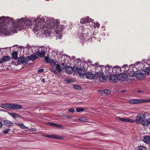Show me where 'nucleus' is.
<instances>
[{"mask_svg":"<svg viewBox=\"0 0 150 150\" xmlns=\"http://www.w3.org/2000/svg\"><path fill=\"white\" fill-rule=\"evenodd\" d=\"M44 136L46 137H47L48 138H52L54 139H63L64 138V137L62 136H59H59H58L56 135H45Z\"/></svg>","mask_w":150,"mask_h":150,"instance_id":"nucleus-18","label":"nucleus"},{"mask_svg":"<svg viewBox=\"0 0 150 150\" xmlns=\"http://www.w3.org/2000/svg\"><path fill=\"white\" fill-rule=\"evenodd\" d=\"M137 149L138 150H146L145 147L142 146H138L137 147Z\"/></svg>","mask_w":150,"mask_h":150,"instance_id":"nucleus-32","label":"nucleus"},{"mask_svg":"<svg viewBox=\"0 0 150 150\" xmlns=\"http://www.w3.org/2000/svg\"><path fill=\"white\" fill-rule=\"evenodd\" d=\"M128 72L130 76H134L137 72L138 69L134 65H131L128 69Z\"/></svg>","mask_w":150,"mask_h":150,"instance_id":"nucleus-7","label":"nucleus"},{"mask_svg":"<svg viewBox=\"0 0 150 150\" xmlns=\"http://www.w3.org/2000/svg\"><path fill=\"white\" fill-rule=\"evenodd\" d=\"M52 72H53L55 74H58L59 73L62 71V70L60 67V65L57 64L56 69L53 68H52L51 69Z\"/></svg>","mask_w":150,"mask_h":150,"instance_id":"nucleus-13","label":"nucleus"},{"mask_svg":"<svg viewBox=\"0 0 150 150\" xmlns=\"http://www.w3.org/2000/svg\"><path fill=\"white\" fill-rule=\"evenodd\" d=\"M1 63H2V62H1V60H0V64H1Z\"/></svg>","mask_w":150,"mask_h":150,"instance_id":"nucleus-54","label":"nucleus"},{"mask_svg":"<svg viewBox=\"0 0 150 150\" xmlns=\"http://www.w3.org/2000/svg\"><path fill=\"white\" fill-rule=\"evenodd\" d=\"M2 126V124L1 122L0 121V128H1Z\"/></svg>","mask_w":150,"mask_h":150,"instance_id":"nucleus-47","label":"nucleus"},{"mask_svg":"<svg viewBox=\"0 0 150 150\" xmlns=\"http://www.w3.org/2000/svg\"><path fill=\"white\" fill-rule=\"evenodd\" d=\"M129 103L133 104H138L142 103L150 102L149 100H142L138 99H132L129 101Z\"/></svg>","mask_w":150,"mask_h":150,"instance_id":"nucleus-10","label":"nucleus"},{"mask_svg":"<svg viewBox=\"0 0 150 150\" xmlns=\"http://www.w3.org/2000/svg\"><path fill=\"white\" fill-rule=\"evenodd\" d=\"M91 21H88L86 23V25H90V22Z\"/></svg>","mask_w":150,"mask_h":150,"instance_id":"nucleus-44","label":"nucleus"},{"mask_svg":"<svg viewBox=\"0 0 150 150\" xmlns=\"http://www.w3.org/2000/svg\"><path fill=\"white\" fill-rule=\"evenodd\" d=\"M83 68L85 69V70L86 69L85 67H83V68L81 67V69H83ZM105 68L103 66H98L96 68V76L98 77L99 80L101 82H105L107 79V77L104 75L103 73V70H105ZM85 74L87 78L91 79H93L95 75V74H93L91 72L89 71L87 72V73H85L84 74Z\"/></svg>","mask_w":150,"mask_h":150,"instance_id":"nucleus-1","label":"nucleus"},{"mask_svg":"<svg viewBox=\"0 0 150 150\" xmlns=\"http://www.w3.org/2000/svg\"><path fill=\"white\" fill-rule=\"evenodd\" d=\"M79 120L82 122H86L87 121V120L85 118H80Z\"/></svg>","mask_w":150,"mask_h":150,"instance_id":"nucleus-36","label":"nucleus"},{"mask_svg":"<svg viewBox=\"0 0 150 150\" xmlns=\"http://www.w3.org/2000/svg\"><path fill=\"white\" fill-rule=\"evenodd\" d=\"M11 57L8 56H4L2 57L1 61L2 63L11 60Z\"/></svg>","mask_w":150,"mask_h":150,"instance_id":"nucleus-24","label":"nucleus"},{"mask_svg":"<svg viewBox=\"0 0 150 150\" xmlns=\"http://www.w3.org/2000/svg\"><path fill=\"white\" fill-rule=\"evenodd\" d=\"M147 63L150 65V59L147 61Z\"/></svg>","mask_w":150,"mask_h":150,"instance_id":"nucleus-48","label":"nucleus"},{"mask_svg":"<svg viewBox=\"0 0 150 150\" xmlns=\"http://www.w3.org/2000/svg\"><path fill=\"white\" fill-rule=\"evenodd\" d=\"M121 68L119 66H114L113 68H111L112 70H111L109 72L111 73V71L112 72L114 73H115V74L118 75L121 72Z\"/></svg>","mask_w":150,"mask_h":150,"instance_id":"nucleus-12","label":"nucleus"},{"mask_svg":"<svg viewBox=\"0 0 150 150\" xmlns=\"http://www.w3.org/2000/svg\"><path fill=\"white\" fill-rule=\"evenodd\" d=\"M4 124L6 127H10L13 126V123L11 121L7 119L1 120Z\"/></svg>","mask_w":150,"mask_h":150,"instance_id":"nucleus-17","label":"nucleus"},{"mask_svg":"<svg viewBox=\"0 0 150 150\" xmlns=\"http://www.w3.org/2000/svg\"><path fill=\"white\" fill-rule=\"evenodd\" d=\"M31 23V21H30V23Z\"/></svg>","mask_w":150,"mask_h":150,"instance_id":"nucleus-55","label":"nucleus"},{"mask_svg":"<svg viewBox=\"0 0 150 150\" xmlns=\"http://www.w3.org/2000/svg\"><path fill=\"white\" fill-rule=\"evenodd\" d=\"M46 51V48L45 47H41L39 48L38 51L36 52V53L38 56L43 57L45 56Z\"/></svg>","mask_w":150,"mask_h":150,"instance_id":"nucleus-9","label":"nucleus"},{"mask_svg":"<svg viewBox=\"0 0 150 150\" xmlns=\"http://www.w3.org/2000/svg\"><path fill=\"white\" fill-rule=\"evenodd\" d=\"M36 53V54L34 53L33 54L31 55L30 56H28L26 57L25 59L27 61L31 60L33 61L38 58V57Z\"/></svg>","mask_w":150,"mask_h":150,"instance_id":"nucleus-15","label":"nucleus"},{"mask_svg":"<svg viewBox=\"0 0 150 150\" xmlns=\"http://www.w3.org/2000/svg\"><path fill=\"white\" fill-rule=\"evenodd\" d=\"M21 22L20 19L15 21L13 19L10 18L8 17L3 16L0 17V35L2 34L3 32V26L6 25V23H11V25L13 28L18 27Z\"/></svg>","mask_w":150,"mask_h":150,"instance_id":"nucleus-2","label":"nucleus"},{"mask_svg":"<svg viewBox=\"0 0 150 150\" xmlns=\"http://www.w3.org/2000/svg\"><path fill=\"white\" fill-rule=\"evenodd\" d=\"M89 34L88 32H87L86 33V34H85V33H82L81 35V37H84V36L89 37Z\"/></svg>","mask_w":150,"mask_h":150,"instance_id":"nucleus-38","label":"nucleus"},{"mask_svg":"<svg viewBox=\"0 0 150 150\" xmlns=\"http://www.w3.org/2000/svg\"><path fill=\"white\" fill-rule=\"evenodd\" d=\"M50 63L51 65H52L53 67L55 66L56 64L55 62L52 59H50L49 62H47V63Z\"/></svg>","mask_w":150,"mask_h":150,"instance_id":"nucleus-29","label":"nucleus"},{"mask_svg":"<svg viewBox=\"0 0 150 150\" xmlns=\"http://www.w3.org/2000/svg\"><path fill=\"white\" fill-rule=\"evenodd\" d=\"M49 57H45V61L47 63V62H49Z\"/></svg>","mask_w":150,"mask_h":150,"instance_id":"nucleus-42","label":"nucleus"},{"mask_svg":"<svg viewBox=\"0 0 150 150\" xmlns=\"http://www.w3.org/2000/svg\"><path fill=\"white\" fill-rule=\"evenodd\" d=\"M68 118L69 119H71V118H72V117L71 116H69L68 117Z\"/></svg>","mask_w":150,"mask_h":150,"instance_id":"nucleus-50","label":"nucleus"},{"mask_svg":"<svg viewBox=\"0 0 150 150\" xmlns=\"http://www.w3.org/2000/svg\"><path fill=\"white\" fill-rule=\"evenodd\" d=\"M137 92L138 93H141L142 92V91L140 90H137Z\"/></svg>","mask_w":150,"mask_h":150,"instance_id":"nucleus-46","label":"nucleus"},{"mask_svg":"<svg viewBox=\"0 0 150 150\" xmlns=\"http://www.w3.org/2000/svg\"><path fill=\"white\" fill-rule=\"evenodd\" d=\"M76 111L77 112H80L81 111H83L84 110V109L81 107L77 108L76 109Z\"/></svg>","mask_w":150,"mask_h":150,"instance_id":"nucleus-33","label":"nucleus"},{"mask_svg":"<svg viewBox=\"0 0 150 150\" xmlns=\"http://www.w3.org/2000/svg\"><path fill=\"white\" fill-rule=\"evenodd\" d=\"M141 124L143 126L146 127L148 126L150 124L149 119H145V118L143 120Z\"/></svg>","mask_w":150,"mask_h":150,"instance_id":"nucleus-22","label":"nucleus"},{"mask_svg":"<svg viewBox=\"0 0 150 150\" xmlns=\"http://www.w3.org/2000/svg\"><path fill=\"white\" fill-rule=\"evenodd\" d=\"M59 24V23L57 20H55L52 21V26L51 25H50V28L52 29L54 31L56 32V33L59 35L60 37H62V35L61 33V31H59L57 30V29L58 28Z\"/></svg>","mask_w":150,"mask_h":150,"instance_id":"nucleus-6","label":"nucleus"},{"mask_svg":"<svg viewBox=\"0 0 150 150\" xmlns=\"http://www.w3.org/2000/svg\"><path fill=\"white\" fill-rule=\"evenodd\" d=\"M94 25V27H97V28H98L100 26V24L98 22H97Z\"/></svg>","mask_w":150,"mask_h":150,"instance_id":"nucleus-39","label":"nucleus"},{"mask_svg":"<svg viewBox=\"0 0 150 150\" xmlns=\"http://www.w3.org/2000/svg\"><path fill=\"white\" fill-rule=\"evenodd\" d=\"M110 77V80L111 82H116L117 81L118 79V77L116 76V74L111 75Z\"/></svg>","mask_w":150,"mask_h":150,"instance_id":"nucleus-19","label":"nucleus"},{"mask_svg":"<svg viewBox=\"0 0 150 150\" xmlns=\"http://www.w3.org/2000/svg\"><path fill=\"white\" fill-rule=\"evenodd\" d=\"M145 118V115L144 114L142 113L138 114L136 117L134 122H136L137 124H141L142 123V122L143 121V120H144Z\"/></svg>","mask_w":150,"mask_h":150,"instance_id":"nucleus-8","label":"nucleus"},{"mask_svg":"<svg viewBox=\"0 0 150 150\" xmlns=\"http://www.w3.org/2000/svg\"><path fill=\"white\" fill-rule=\"evenodd\" d=\"M146 75L144 73L142 72H139L138 71V72L136 73L135 76L136 78L138 79L141 80L144 79L145 78Z\"/></svg>","mask_w":150,"mask_h":150,"instance_id":"nucleus-14","label":"nucleus"},{"mask_svg":"<svg viewBox=\"0 0 150 150\" xmlns=\"http://www.w3.org/2000/svg\"><path fill=\"white\" fill-rule=\"evenodd\" d=\"M70 80H68L67 81V82H68V83H69L70 82Z\"/></svg>","mask_w":150,"mask_h":150,"instance_id":"nucleus-52","label":"nucleus"},{"mask_svg":"<svg viewBox=\"0 0 150 150\" xmlns=\"http://www.w3.org/2000/svg\"><path fill=\"white\" fill-rule=\"evenodd\" d=\"M10 130V129H5L4 131H3V133L5 134H7L9 131Z\"/></svg>","mask_w":150,"mask_h":150,"instance_id":"nucleus-41","label":"nucleus"},{"mask_svg":"<svg viewBox=\"0 0 150 150\" xmlns=\"http://www.w3.org/2000/svg\"><path fill=\"white\" fill-rule=\"evenodd\" d=\"M16 124L17 125L19 126V127H20L22 129H24L25 128V126L24 125L23 123L20 124L19 123H16Z\"/></svg>","mask_w":150,"mask_h":150,"instance_id":"nucleus-34","label":"nucleus"},{"mask_svg":"<svg viewBox=\"0 0 150 150\" xmlns=\"http://www.w3.org/2000/svg\"><path fill=\"white\" fill-rule=\"evenodd\" d=\"M44 71V70L43 69H40L38 70V73H42Z\"/></svg>","mask_w":150,"mask_h":150,"instance_id":"nucleus-43","label":"nucleus"},{"mask_svg":"<svg viewBox=\"0 0 150 150\" xmlns=\"http://www.w3.org/2000/svg\"><path fill=\"white\" fill-rule=\"evenodd\" d=\"M45 79H43L42 81V82L43 83H44L45 82Z\"/></svg>","mask_w":150,"mask_h":150,"instance_id":"nucleus-49","label":"nucleus"},{"mask_svg":"<svg viewBox=\"0 0 150 150\" xmlns=\"http://www.w3.org/2000/svg\"><path fill=\"white\" fill-rule=\"evenodd\" d=\"M9 114L14 118H18L19 117V115L14 112L10 113Z\"/></svg>","mask_w":150,"mask_h":150,"instance_id":"nucleus-28","label":"nucleus"},{"mask_svg":"<svg viewBox=\"0 0 150 150\" xmlns=\"http://www.w3.org/2000/svg\"><path fill=\"white\" fill-rule=\"evenodd\" d=\"M118 118L119 120L125 122L132 123L134 122V120L132 119L128 118H122L120 117H118Z\"/></svg>","mask_w":150,"mask_h":150,"instance_id":"nucleus-16","label":"nucleus"},{"mask_svg":"<svg viewBox=\"0 0 150 150\" xmlns=\"http://www.w3.org/2000/svg\"><path fill=\"white\" fill-rule=\"evenodd\" d=\"M124 69V70H123L124 71H125V70H126V69Z\"/></svg>","mask_w":150,"mask_h":150,"instance_id":"nucleus-56","label":"nucleus"},{"mask_svg":"<svg viewBox=\"0 0 150 150\" xmlns=\"http://www.w3.org/2000/svg\"><path fill=\"white\" fill-rule=\"evenodd\" d=\"M68 111L69 112L73 113L75 111V110L74 108H70L69 109Z\"/></svg>","mask_w":150,"mask_h":150,"instance_id":"nucleus-40","label":"nucleus"},{"mask_svg":"<svg viewBox=\"0 0 150 150\" xmlns=\"http://www.w3.org/2000/svg\"><path fill=\"white\" fill-rule=\"evenodd\" d=\"M118 75V80L120 81H123L127 80L128 75L125 73H120Z\"/></svg>","mask_w":150,"mask_h":150,"instance_id":"nucleus-11","label":"nucleus"},{"mask_svg":"<svg viewBox=\"0 0 150 150\" xmlns=\"http://www.w3.org/2000/svg\"><path fill=\"white\" fill-rule=\"evenodd\" d=\"M1 107L3 108L8 109H20L22 107L21 105L11 103L3 104L2 105Z\"/></svg>","mask_w":150,"mask_h":150,"instance_id":"nucleus-5","label":"nucleus"},{"mask_svg":"<svg viewBox=\"0 0 150 150\" xmlns=\"http://www.w3.org/2000/svg\"><path fill=\"white\" fill-rule=\"evenodd\" d=\"M144 72L146 74H150V67L146 68L145 69Z\"/></svg>","mask_w":150,"mask_h":150,"instance_id":"nucleus-31","label":"nucleus"},{"mask_svg":"<svg viewBox=\"0 0 150 150\" xmlns=\"http://www.w3.org/2000/svg\"><path fill=\"white\" fill-rule=\"evenodd\" d=\"M47 125L50 126L55 127H57L60 128L62 127L60 125L54 123L48 122L47 123Z\"/></svg>","mask_w":150,"mask_h":150,"instance_id":"nucleus-20","label":"nucleus"},{"mask_svg":"<svg viewBox=\"0 0 150 150\" xmlns=\"http://www.w3.org/2000/svg\"><path fill=\"white\" fill-rule=\"evenodd\" d=\"M12 57L15 60L18 59L17 52L16 51H14L12 53Z\"/></svg>","mask_w":150,"mask_h":150,"instance_id":"nucleus-26","label":"nucleus"},{"mask_svg":"<svg viewBox=\"0 0 150 150\" xmlns=\"http://www.w3.org/2000/svg\"><path fill=\"white\" fill-rule=\"evenodd\" d=\"M33 23L35 26L33 29V30L35 32L42 31L46 25V22L44 19L42 18L35 19Z\"/></svg>","mask_w":150,"mask_h":150,"instance_id":"nucleus-4","label":"nucleus"},{"mask_svg":"<svg viewBox=\"0 0 150 150\" xmlns=\"http://www.w3.org/2000/svg\"><path fill=\"white\" fill-rule=\"evenodd\" d=\"M149 122H150V117H149Z\"/></svg>","mask_w":150,"mask_h":150,"instance_id":"nucleus-53","label":"nucleus"},{"mask_svg":"<svg viewBox=\"0 0 150 150\" xmlns=\"http://www.w3.org/2000/svg\"><path fill=\"white\" fill-rule=\"evenodd\" d=\"M18 61L19 63H22L25 62V59L24 57H21L18 58Z\"/></svg>","mask_w":150,"mask_h":150,"instance_id":"nucleus-27","label":"nucleus"},{"mask_svg":"<svg viewBox=\"0 0 150 150\" xmlns=\"http://www.w3.org/2000/svg\"><path fill=\"white\" fill-rule=\"evenodd\" d=\"M100 93L101 95H103V93L105 95H107L110 93V92L108 90H100Z\"/></svg>","mask_w":150,"mask_h":150,"instance_id":"nucleus-23","label":"nucleus"},{"mask_svg":"<svg viewBox=\"0 0 150 150\" xmlns=\"http://www.w3.org/2000/svg\"><path fill=\"white\" fill-rule=\"evenodd\" d=\"M73 87L74 89L78 90H81L82 89L81 87L76 84H73Z\"/></svg>","mask_w":150,"mask_h":150,"instance_id":"nucleus-30","label":"nucleus"},{"mask_svg":"<svg viewBox=\"0 0 150 150\" xmlns=\"http://www.w3.org/2000/svg\"><path fill=\"white\" fill-rule=\"evenodd\" d=\"M121 91L122 93H123L126 91L125 90H122V91Z\"/></svg>","mask_w":150,"mask_h":150,"instance_id":"nucleus-51","label":"nucleus"},{"mask_svg":"<svg viewBox=\"0 0 150 150\" xmlns=\"http://www.w3.org/2000/svg\"><path fill=\"white\" fill-rule=\"evenodd\" d=\"M143 141L147 144H149L150 142V137L149 136H145L143 138Z\"/></svg>","mask_w":150,"mask_h":150,"instance_id":"nucleus-25","label":"nucleus"},{"mask_svg":"<svg viewBox=\"0 0 150 150\" xmlns=\"http://www.w3.org/2000/svg\"><path fill=\"white\" fill-rule=\"evenodd\" d=\"M91 21L92 19L91 18H89V17H87V18H81L80 23L84 24L86 23L88 21Z\"/></svg>","mask_w":150,"mask_h":150,"instance_id":"nucleus-21","label":"nucleus"},{"mask_svg":"<svg viewBox=\"0 0 150 150\" xmlns=\"http://www.w3.org/2000/svg\"><path fill=\"white\" fill-rule=\"evenodd\" d=\"M130 79L131 80H132V79Z\"/></svg>","mask_w":150,"mask_h":150,"instance_id":"nucleus-57","label":"nucleus"},{"mask_svg":"<svg viewBox=\"0 0 150 150\" xmlns=\"http://www.w3.org/2000/svg\"><path fill=\"white\" fill-rule=\"evenodd\" d=\"M127 65H123L122 66V68L124 69L125 68V67H127Z\"/></svg>","mask_w":150,"mask_h":150,"instance_id":"nucleus-45","label":"nucleus"},{"mask_svg":"<svg viewBox=\"0 0 150 150\" xmlns=\"http://www.w3.org/2000/svg\"><path fill=\"white\" fill-rule=\"evenodd\" d=\"M66 65V63L65 62L62 63L61 64V66H62L61 68L62 69H64V68L65 69V67L67 66Z\"/></svg>","mask_w":150,"mask_h":150,"instance_id":"nucleus-37","label":"nucleus"},{"mask_svg":"<svg viewBox=\"0 0 150 150\" xmlns=\"http://www.w3.org/2000/svg\"><path fill=\"white\" fill-rule=\"evenodd\" d=\"M83 38H82L83 40H84L85 42H87L89 40V37L84 36V37H83Z\"/></svg>","mask_w":150,"mask_h":150,"instance_id":"nucleus-35","label":"nucleus"},{"mask_svg":"<svg viewBox=\"0 0 150 150\" xmlns=\"http://www.w3.org/2000/svg\"><path fill=\"white\" fill-rule=\"evenodd\" d=\"M81 61L79 59H77L75 61L74 65L73 67L70 66H67L65 67V72L68 74H71L73 71L75 72H78L80 75H84L85 73V69H81L80 67Z\"/></svg>","mask_w":150,"mask_h":150,"instance_id":"nucleus-3","label":"nucleus"}]
</instances>
